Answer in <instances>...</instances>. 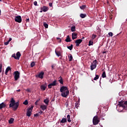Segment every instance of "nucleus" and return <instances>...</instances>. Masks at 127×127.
<instances>
[{"label":"nucleus","instance_id":"13d9d810","mask_svg":"<svg viewBox=\"0 0 127 127\" xmlns=\"http://www.w3.org/2000/svg\"><path fill=\"white\" fill-rule=\"evenodd\" d=\"M42 11H43V10L41 9V10L40 11V12H42Z\"/></svg>","mask_w":127,"mask_h":127},{"label":"nucleus","instance_id":"f704fd0d","mask_svg":"<svg viewBox=\"0 0 127 127\" xmlns=\"http://www.w3.org/2000/svg\"><path fill=\"white\" fill-rule=\"evenodd\" d=\"M35 65V63L34 62H32L30 64V66L31 67H34Z\"/></svg>","mask_w":127,"mask_h":127},{"label":"nucleus","instance_id":"6e6d98bb","mask_svg":"<svg viewBox=\"0 0 127 127\" xmlns=\"http://www.w3.org/2000/svg\"><path fill=\"white\" fill-rule=\"evenodd\" d=\"M17 92H20V89H18L16 90Z\"/></svg>","mask_w":127,"mask_h":127},{"label":"nucleus","instance_id":"37998d69","mask_svg":"<svg viewBox=\"0 0 127 127\" xmlns=\"http://www.w3.org/2000/svg\"><path fill=\"white\" fill-rule=\"evenodd\" d=\"M108 35H109V36H111L112 37V36H113V32H109L108 33Z\"/></svg>","mask_w":127,"mask_h":127},{"label":"nucleus","instance_id":"bb28decb","mask_svg":"<svg viewBox=\"0 0 127 127\" xmlns=\"http://www.w3.org/2000/svg\"><path fill=\"white\" fill-rule=\"evenodd\" d=\"M67 122L68 123H71V118L70 117V115H68L67 116Z\"/></svg>","mask_w":127,"mask_h":127},{"label":"nucleus","instance_id":"a18cd8bd","mask_svg":"<svg viewBox=\"0 0 127 127\" xmlns=\"http://www.w3.org/2000/svg\"><path fill=\"white\" fill-rule=\"evenodd\" d=\"M34 5H35L36 6H37V1H35L34 2Z\"/></svg>","mask_w":127,"mask_h":127},{"label":"nucleus","instance_id":"f03ea898","mask_svg":"<svg viewBox=\"0 0 127 127\" xmlns=\"http://www.w3.org/2000/svg\"><path fill=\"white\" fill-rule=\"evenodd\" d=\"M10 103V104L9 105V108H12L14 111H16L17 108H18V106H19V103L18 102H16L13 98H11Z\"/></svg>","mask_w":127,"mask_h":127},{"label":"nucleus","instance_id":"5701e85b","mask_svg":"<svg viewBox=\"0 0 127 127\" xmlns=\"http://www.w3.org/2000/svg\"><path fill=\"white\" fill-rule=\"evenodd\" d=\"M69 61L71 62L72 60H73V56H72L71 54H69L68 56Z\"/></svg>","mask_w":127,"mask_h":127},{"label":"nucleus","instance_id":"c03bdc74","mask_svg":"<svg viewBox=\"0 0 127 127\" xmlns=\"http://www.w3.org/2000/svg\"><path fill=\"white\" fill-rule=\"evenodd\" d=\"M4 45H8V44H9V42L8 41H7L6 42H4Z\"/></svg>","mask_w":127,"mask_h":127},{"label":"nucleus","instance_id":"a878e982","mask_svg":"<svg viewBox=\"0 0 127 127\" xmlns=\"http://www.w3.org/2000/svg\"><path fill=\"white\" fill-rule=\"evenodd\" d=\"M75 30H76V27L75 26H73L71 27V31L72 32H74V31H75Z\"/></svg>","mask_w":127,"mask_h":127},{"label":"nucleus","instance_id":"7ed1b4c3","mask_svg":"<svg viewBox=\"0 0 127 127\" xmlns=\"http://www.w3.org/2000/svg\"><path fill=\"white\" fill-rule=\"evenodd\" d=\"M118 106L123 108L124 110H127V101H124L122 100L119 102Z\"/></svg>","mask_w":127,"mask_h":127},{"label":"nucleus","instance_id":"9b49d317","mask_svg":"<svg viewBox=\"0 0 127 127\" xmlns=\"http://www.w3.org/2000/svg\"><path fill=\"white\" fill-rule=\"evenodd\" d=\"M82 41H83V40L82 39H78V40H76L75 42V43H76V46H77V47H78V46H79V45H80V44H81V43H82Z\"/></svg>","mask_w":127,"mask_h":127},{"label":"nucleus","instance_id":"2eb2a0df","mask_svg":"<svg viewBox=\"0 0 127 127\" xmlns=\"http://www.w3.org/2000/svg\"><path fill=\"white\" fill-rule=\"evenodd\" d=\"M43 75H44V72L42 71L39 73L38 77L40 79H43Z\"/></svg>","mask_w":127,"mask_h":127},{"label":"nucleus","instance_id":"4be33fe9","mask_svg":"<svg viewBox=\"0 0 127 127\" xmlns=\"http://www.w3.org/2000/svg\"><path fill=\"white\" fill-rule=\"evenodd\" d=\"M55 53L57 55V56H58V57H59V56H61V52L60 51H57L56 50H55Z\"/></svg>","mask_w":127,"mask_h":127},{"label":"nucleus","instance_id":"680f3d73","mask_svg":"<svg viewBox=\"0 0 127 127\" xmlns=\"http://www.w3.org/2000/svg\"><path fill=\"white\" fill-rule=\"evenodd\" d=\"M52 68H53V66H52Z\"/></svg>","mask_w":127,"mask_h":127},{"label":"nucleus","instance_id":"de8ad7c7","mask_svg":"<svg viewBox=\"0 0 127 127\" xmlns=\"http://www.w3.org/2000/svg\"><path fill=\"white\" fill-rule=\"evenodd\" d=\"M57 40H60V42H61V39L60 38H57Z\"/></svg>","mask_w":127,"mask_h":127},{"label":"nucleus","instance_id":"473e14b6","mask_svg":"<svg viewBox=\"0 0 127 127\" xmlns=\"http://www.w3.org/2000/svg\"><path fill=\"white\" fill-rule=\"evenodd\" d=\"M95 76H96L93 79V80H94L95 81H96V80H98V79H99V75L96 74Z\"/></svg>","mask_w":127,"mask_h":127},{"label":"nucleus","instance_id":"603ef678","mask_svg":"<svg viewBox=\"0 0 127 127\" xmlns=\"http://www.w3.org/2000/svg\"><path fill=\"white\" fill-rule=\"evenodd\" d=\"M27 22H29V18L26 19Z\"/></svg>","mask_w":127,"mask_h":127},{"label":"nucleus","instance_id":"f8f14e48","mask_svg":"<svg viewBox=\"0 0 127 127\" xmlns=\"http://www.w3.org/2000/svg\"><path fill=\"white\" fill-rule=\"evenodd\" d=\"M40 88L42 91H45L46 88H47V84L45 83V84L41 85Z\"/></svg>","mask_w":127,"mask_h":127},{"label":"nucleus","instance_id":"7c9ffc66","mask_svg":"<svg viewBox=\"0 0 127 127\" xmlns=\"http://www.w3.org/2000/svg\"><path fill=\"white\" fill-rule=\"evenodd\" d=\"M93 44H94V42H93V41L90 40L89 41V44H88L89 46H91V45H93Z\"/></svg>","mask_w":127,"mask_h":127},{"label":"nucleus","instance_id":"58836bf2","mask_svg":"<svg viewBox=\"0 0 127 127\" xmlns=\"http://www.w3.org/2000/svg\"><path fill=\"white\" fill-rule=\"evenodd\" d=\"M96 37H97V35H95V34H93L92 36V39H95V38H96Z\"/></svg>","mask_w":127,"mask_h":127},{"label":"nucleus","instance_id":"c756f323","mask_svg":"<svg viewBox=\"0 0 127 127\" xmlns=\"http://www.w3.org/2000/svg\"><path fill=\"white\" fill-rule=\"evenodd\" d=\"M67 48L69 50H72L73 49V45L71 44L70 46H67Z\"/></svg>","mask_w":127,"mask_h":127},{"label":"nucleus","instance_id":"f257e3e1","mask_svg":"<svg viewBox=\"0 0 127 127\" xmlns=\"http://www.w3.org/2000/svg\"><path fill=\"white\" fill-rule=\"evenodd\" d=\"M60 92L61 93L62 97L64 98H67L69 95V90L67 86H62L60 88Z\"/></svg>","mask_w":127,"mask_h":127},{"label":"nucleus","instance_id":"39448f33","mask_svg":"<svg viewBox=\"0 0 127 127\" xmlns=\"http://www.w3.org/2000/svg\"><path fill=\"white\" fill-rule=\"evenodd\" d=\"M97 67V60H94L93 63H92L90 68H91V70L93 71L94 69H96Z\"/></svg>","mask_w":127,"mask_h":127},{"label":"nucleus","instance_id":"412c9836","mask_svg":"<svg viewBox=\"0 0 127 127\" xmlns=\"http://www.w3.org/2000/svg\"><path fill=\"white\" fill-rule=\"evenodd\" d=\"M59 82H60V83L61 84V85H64V83H63V78H62V76H60L59 77Z\"/></svg>","mask_w":127,"mask_h":127},{"label":"nucleus","instance_id":"864d4df0","mask_svg":"<svg viewBox=\"0 0 127 127\" xmlns=\"http://www.w3.org/2000/svg\"><path fill=\"white\" fill-rule=\"evenodd\" d=\"M103 54H105V53H107L106 51H104L102 52Z\"/></svg>","mask_w":127,"mask_h":127},{"label":"nucleus","instance_id":"72a5a7b5","mask_svg":"<svg viewBox=\"0 0 127 127\" xmlns=\"http://www.w3.org/2000/svg\"><path fill=\"white\" fill-rule=\"evenodd\" d=\"M43 25L45 27V28H48V24L46 22L43 23Z\"/></svg>","mask_w":127,"mask_h":127},{"label":"nucleus","instance_id":"aec40b11","mask_svg":"<svg viewBox=\"0 0 127 127\" xmlns=\"http://www.w3.org/2000/svg\"><path fill=\"white\" fill-rule=\"evenodd\" d=\"M11 68L9 66H8L6 68V70H5V75H7V73H8V71H11Z\"/></svg>","mask_w":127,"mask_h":127},{"label":"nucleus","instance_id":"e2e57ef3","mask_svg":"<svg viewBox=\"0 0 127 127\" xmlns=\"http://www.w3.org/2000/svg\"><path fill=\"white\" fill-rule=\"evenodd\" d=\"M68 127H71L70 126Z\"/></svg>","mask_w":127,"mask_h":127},{"label":"nucleus","instance_id":"8fccbe9b","mask_svg":"<svg viewBox=\"0 0 127 127\" xmlns=\"http://www.w3.org/2000/svg\"><path fill=\"white\" fill-rule=\"evenodd\" d=\"M26 91H27V92H28L29 93V92H30V89H27Z\"/></svg>","mask_w":127,"mask_h":127},{"label":"nucleus","instance_id":"3c124183","mask_svg":"<svg viewBox=\"0 0 127 127\" xmlns=\"http://www.w3.org/2000/svg\"><path fill=\"white\" fill-rule=\"evenodd\" d=\"M35 105H36V106H37V105H38V103L36 101L35 103Z\"/></svg>","mask_w":127,"mask_h":127},{"label":"nucleus","instance_id":"6e6552de","mask_svg":"<svg viewBox=\"0 0 127 127\" xmlns=\"http://www.w3.org/2000/svg\"><path fill=\"white\" fill-rule=\"evenodd\" d=\"M57 85V80H55L52 83H51L48 85L49 89H51L52 87H54Z\"/></svg>","mask_w":127,"mask_h":127},{"label":"nucleus","instance_id":"c85d7f7f","mask_svg":"<svg viewBox=\"0 0 127 127\" xmlns=\"http://www.w3.org/2000/svg\"><path fill=\"white\" fill-rule=\"evenodd\" d=\"M44 103H45L46 105H48V104H49V100H48V99H45L44 100Z\"/></svg>","mask_w":127,"mask_h":127},{"label":"nucleus","instance_id":"ddd939ff","mask_svg":"<svg viewBox=\"0 0 127 127\" xmlns=\"http://www.w3.org/2000/svg\"><path fill=\"white\" fill-rule=\"evenodd\" d=\"M41 9L44 11V12H46L48 10V7L46 6H43V7H41Z\"/></svg>","mask_w":127,"mask_h":127},{"label":"nucleus","instance_id":"bf43d9fd","mask_svg":"<svg viewBox=\"0 0 127 127\" xmlns=\"http://www.w3.org/2000/svg\"><path fill=\"white\" fill-rule=\"evenodd\" d=\"M1 11L0 10V15H1Z\"/></svg>","mask_w":127,"mask_h":127},{"label":"nucleus","instance_id":"49530a36","mask_svg":"<svg viewBox=\"0 0 127 127\" xmlns=\"http://www.w3.org/2000/svg\"><path fill=\"white\" fill-rule=\"evenodd\" d=\"M38 113H39V115H40H40H41V114L43 113V111L41 110L39 112H38Z\"/></svg>","mask_w":127,"mask_h":127},{"label":"nucleus","instance_id":"b1692460","mask_svg":"<svg viewBox=\"0 0 127 127\" xmlns=\"http://www.w3.org/2000/svg\"><path fill=\"white\" fill-rule=\"evenodd\" d=\"M80 16L81 18H85V17H86V16H87V14H83V13H81L80 14Z\"/></svg>","mask_w":127,"mask_h":127},{"label":"nucleus","instance_id":"f3484780","mask_svg":"<svg viewBox=\"0 0 127 127\" xmlns=\"http://www.w3.org/2000/svg\"><path fill=\"white\" fill-rule=\"evenodd\" d=\"M77 33H72V40H74V39H76L77 38Z\"/></svg>","mask_w":127,"mask_h":127},{"label":"nucleus","instance_id":"20e7f679","mask_svg":"<svg viewBox=\"0 0 127 127\" xmlns=\"http://www.w3.org/2000/svg\"><path fill=\"white\" fill-rule=\"evenodd\" d=\"M33 110V106H31V107H29L27 110L26 116L27 117H31Z\"/></svg>","mask_w":127,"mask_h":127},{"label":"nucleus","instance_id":"09e8293b","mask_svg":"<svg viewBox=\"0 0 127 127\" xmlns=\"http://www.w3.org/2000/svg\"><path fill=\"white\" fill-rule=\"evenodd\" d=\"M11 40H12V39H11V38H9V40H8V42H10V41H11Z\"/></svg>","mask_w":127,"mask_h":127},{"label":"nucleus","instance_id":"a19ab883","mask_svg":"<svg viewBox=\"0 0 127 127\" xmlns=\"http://www.w3.org/2000/svg\"><path fill=\"white\" fill-rule=\"evenodd\" d=\"M49 6H50V7H52V6L53 5V2H50L49 3Z\"/></svg>","mask_w":127,"mask_h":127},{"label":"nucleus","instance_id":"393cba45","mask_svg":"<svg viewBox=\"0 0 127 127\" xmlns=\"http://www.w3.org/2000/svg\"><path fill=\"white\" fill-rule=\"evenodd\" d=\"M14 121V119L13 118H10V120H9L8 121V123L9 124H11L13 123Z\"/></svg>","mask_w":127,"mask_h":127},{"label":"nucleus","instance_id":"dca6fc26","mask_svg":"<svg viewBox=\"0 0 127 127\" xmlns=\"http://www.w3.org/2000/svg\"><path fill=\"white\" fill-rule=\"evenodd\" d=\"M5 107H6V105H5L4 103L3 102L0 104V110H1V109H4Z\"/></svg>","mask_w":127,"mask_h":127},{"label":"nucleus","instance_id":"6ab92c4d","mask_svg":"<svg viewBox=\"0 0 127 127\" xmlns=\"http://www.w3.org/2000/svg\"><path fill=\"white\" fill-rule=\"evenodd\" d=\"M67 123V119L63 118L60 122V124H65Z\"/></svg>","mask_w":127,"mask_h":127},{"label":"nucleus","instance_id":"4d7b16f0","mask_svg":"<svg viewBox=\"0 0 127 127\" xmlns=\"http://www.w3.org/2000/svg\"><path fill=\"white\" fill-rule=\"evenodd\" d=\"M39 101H40V99L37 100L36 101V102L38 103V102H39Z\"/></svg>","mask_w":127,"mask_h":127},{"label":"nucleus","instance_id":"0eeeda50","mask_svg":"<svg viewBox=\"0 0 127 127\" xmlns=\"http://www.w3.org/2000/svg\"><path fill=\"white\" fill-rule=\"evenodd\" d=\"M100 123V120L98 119V116H94L93 119V124L94 125H98Z\"/></svg>","mask_w":127,"mask_h":127},{"label":"nucleus","instance_id":"2f4dec72","mask_svg":"<svg viewBox=\"0 0 127 127\" xmlns=\"http://www.w3.org/2000/svg\"><path fill=\"white\" fill-rule=\"evenodd\" d=\"M79 106H80V104H79V103L76 102L75 103V108H76V109H78V108L79 107Z\"/></svg>","mask_w":127,"mask_h":127},{"label":"nucleus","instance_id":"c9c22d12","mask_svg":"<svg viewBox=\"0 0 127 127\" xmlns=\"http://www.w3.org/2000/svg\"><path fill=\"white\" fill-rule=\"evenodd\" d=\"M65 105L66 108H68V107H69V101H66V102L65 103Z\"/></svg>","mask_w":127,"mask_h":127},{"label":"nucleus","instance_id":"5fc2aeb1","mask_svg":"<svg viewBox=\"0 0 127 127\" xmlns=\"http://www.w3.org/2000/svg\"><path fill=\"white\" fill-rule=\"evenodd\" d=\"M55 101V99H53L52 101H51V102H54Z\"/></svg>","mask_w":127,"mask_h":127},{"label":"nucleus","instance_id":"79ce46f5","mask_svg":"<svg viewBox=\"0 0 127 127\" xmlns=\"http://www.w3.org/2000/svg\"><path fill=\"white\" fill-rule=\"evenodd\" d=\"M39 116H40V114H39V113H37L34 115V117H39Z\"/></svg>","mask_w":127,"mask_h":127},{"label":"nucleus","instance_id":"1a4fd4ad","mask_svg":"<svg viewBox=\"0 0 127 127\" xmlns=\"http://www.w3.org/2000/svg\"><path fill=\"white\" fill-rule=\"evenodd\" d=\"M14 78L15 81H17L18 79H19V75H20V73L18 72V71H16L14 72Z\"/></svg>","mask_w":127,"mask_h":127},{"label":"nucleus","instance_id":"4c0bfd02","mask_svg":"<svg viewBox=\"0 0 127 127\" xmlns=\"http://www.w3.org/2000/svg\"><path fill=\"white\" fill-rule=\"evenodd\" d=\"M23 104L24 105H25V106H27V105H28V101L27 100H25Z\"/></svg>","mask_w":127,"mask_h":127},{"label":"nucleus","instance_id":"e433bc0d","mask_svg":"<svg viewBox=\"0 0 127 127\" xmlns=\"http://www.w3.org/2000/svg\"><path fill=\"white\" fill-rule=\"evenodd\" d=\"M80 8H81V9H84V8H86V5H82L80 6Z\"/></svg>","mask_w":127,"mask_h":127},{"label":"nucleus","instance_id":"423d86ee","mask_svg":"<svg viewBox=\"0 0 127 127\" xmlns=\"http://www.w3.org/2000/svg\"><path fill=\"white\" fill-rule=\"evenodd\" d=\"M16 56H15V54H14L12 55V57H13V58H14V59L19 60V58H20V56H21V55L20 54V52H18L16 54Z\"/></svg>","mask_w":127,"mask_h":127},{"label":"nucleus","instance_id":"a211bd4d","mask_svg":"<svg viewBox=\"0 0 127 127\" xmlns=\"http://www.w3.org/2000/svg\"><path fill=\"white\" fill-rule=\"evenodd\" d=\"M65 42H71L72 41V40L70 39V36L67 35L66 37V39L65 40Z\"/></svg>","mask_w":127,"mask_h":127},{"label":"nucleus","instance_id":"9d476101","mask_svg":"<svg viewBox=\"0 0 127 127\" xmlns=\"http://www.w3.org/2000/svg\"><path fill=\"white\" fill-rule=\"evenodd\" d=\"M15 21L16 22H18V23H21V21H22V19H21V16H16L15 17Z\"/></svg>","mask_w":127,"mask_h":127},{"label":"nucleus","instance_id":"cd10ccee","mask_svg":"<svg viewBox=\"0 0 127 127\" xmlns=\"http://www.w3.org/2000/svg\"><path fill=\"white\" fill-rule=\"evenodd\" d=\"M102 78H106L107 77V75L106 74V71H104L102 74Z\"/></svg>","mask_w":127,"mask_h":127},{"label":"nucleus","instance_id":"052dcab7","mask_svg":"<svg viewBox=\"0 0 127 127\" xmlns=\"http://www.w3.org/2000/svg\"><path fill=\"white\" fill-rule=\"evenodd\" d=\"M0 1H2V0H0Z\"/></svg>","mask_w":127,"mask_h":127},{"label":"nucleus","instance_id":"4468645a","mask_svg":"<svg viewBox=\"0 0 127 127\" xmlns=\"http://www.w3.org/2000/svg\"><path fill=\"white\" fill-rule=\"evenodd\" d=\"M40 109H42V111H45V110H47V105L44 104L41 105L40 106Z\"/></svg>","mask_w":127,"mask_h":127},{"label":"nucleus","instance_id":"ea45409f","mask_svg":"<svg viewBox=\"0 0 127 127\" xmlns=\"http://www.w3.org/2000/svg\"><path fill=\"white\" fill-rule=\"evenodd\" d=\"M2 68V64H0V73H1V68Z\"/></svg>","mask_w":127,"mask_h":127}]
</instances>
